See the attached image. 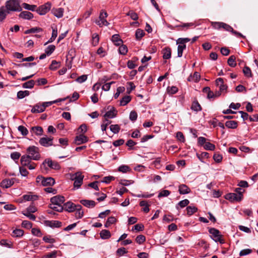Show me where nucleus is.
<instances>
[{
	"label": "nucleus",
	"mask_w": 258,
	"mask_h": 258,
	"mask_svg": "<svg viewBox=\"0 0 258 258\" xmlns=\"http://www.w3.org/2000/svg\"><path fill=\"white\" fill-rule=\"evenodd\" d=\"M6 9L9 11L21 12L22 9L19 0H9L6 3Z\"/></svg>",
	"instance_id": "nucleus-1"
},
{
	"label": "nucleus",
	"mask_w": 258,
	"mask_h": 258,
	"mask_svg": "<svg viewBox=\"0 0 258 258\" xmlns=\"http://www.w3.org/2000/svg\"><path fill=\"white\" fill-rule=\"evenodd\" d=\"M209 232L211 234V238L215 242H219L221 244L225 243V240L223 238V236L221 234L219 230L215 228H210L209 229Z\"/></svg>",
	"instance_id": "nucleus-2"
},
{
	"label": "nucleus",
	"mask_w": 258,
	"mask_h": 258,
	"mask_svg": "<svg viewBox=\"0 0 258 258\" xmlns=\"http://www.w3.org/2000/svg\"><path fill=\"white\" fill-rule=\"evenodd\" d=\"M52 169L58 170L60 168V166L58 164V163L55 161H52L50 159H45L41 166V169L43 172L44 170H47V167L46 165Z\"/></svg>",
	"instance_id": "nucleus-3"
},
{
	"label": "nucleus",
	"mask_w": 258,
	"mask_h": 258,
	"mask_svg": "<svg viewBox=\"0 0 258 258\" xmlns=\"http://www.w3.org/2000/svg\"><path fill=\"white\" fill-rule=\"evenodd\" d=\"M36 182L44 186H52L55 183V180L52 177H44L39 175L36 178Z\"/></svg>",
	"instance_id": "nucleus-4"
},
{
	"label": "nucleus",
	"mask_w": 258,
	"mask_h": 258,
	"mask_svg": "<svg viewBox=\"0 0 258 258\" xmlns=\"http://www.w3.org/2000/svg\"><path fill=\"white\" fill-rule=\"evenodd\" d=\"M84 176L81 172H78L73 174L71 176V179L74 181V187L75 188L78 189L82 185Z\"/></svg>",
	"instance_id": "nucleus-5"
},
{
	"label": "nucleus",
	"mask_w": 258,
	"mask_h": 258,
	"mask_svg": "<svg viewBox=\"0 0 258 258\" xmlns=\"http://www.w3.org/2000/svg\"><path fill=\"white\" fill-rule=\"evenodd\" d=\"M27 153L33 160H38L40 158L39 149L35 146L29 147L27 149Z\"/></svg>",
	"instance_id": "nucleus-6"
},
{
	"label": "nucleus",
	"mask_w": 258,
	"mask_h": 258,
	"mask_svg": "<svg viewBox=\"0 0 258 258\" xmlns=\"http://www.w3.org/2000/svg\"><path fill=\"white\" fill-rule=\"evenodd\" d=\"M108 14L106 12L102 10L99 15V20H96V23L100 27H102L103 25L108 26L109 23L107 21L106 18L107 17Z\"/></svg>",
	"instance_id": "nucleus-7"
},
{
	"label": "nucleus",
	"mask_w": 258,
	"mask_h": 258,
	"mask_svg": "<svg viewBox=\"0 0 258 258\" xmlns=\"http://www.w3.org/2000/svg\"><path fill=\"white\" fill-rule=\"evenodd\" d=\"M51 8V4L49 2L45 3L39 6L36 9V12L40 15H43L46 14Z\"/></svg>",
	"instance_id": "nucleus-8"
},
{
	"label": "nucleus",
	"mask_w": 258,
	"mask_h": 258,
	"mask_svg": "<svg viewBox=\"0 0 258 258\" xmlns=\"http://www.w3.org/2000/svg\"><path fill=\"white\" fill-rule=\"evenodd\" d=\"M53 139L52 137H44L41 138L39 141V143L42 146L48 147L53 145Z\"/></svg>",
	"instance_id": "nucleus-9"
},
{
	"label": "nucleus",
	"mask_w": 258,
	"mask_h": 258,
	"mask_svg": "<svg viewBox=\"0 0 258 258\" xmlns=\"http://www.w3.org/2000/svg\"><path fill=\"white\" fill-rule=\"evenodd\" d=\"M64 201V197L60 195L55 196L50 199L51 203L56 206H62V204Z\"/></svg>",
	"instance_id": "nucleus-10"
},
{
	"label": "nucleus",
	"mask_w": 258,
	"mask_h": 258,
	"mask_svg": "<svg viewBox=\"0 0 258 258\" xmlns=\"http://www.w3.org/2000/svg\"><path fill=\"white\" fill-rule=\"evenodd\" d=\"M242 198L243 195L240 194L239 195H237V194L236 193H229L225 195V199L231 202H239L242 200Z\"/></svg>",
	"instance_id": "nucleus-11"
},
{
	"label": "nucleus",
	"mask_w": 258,
	"mask_h": 258,
	"mask_svg": "<svg viewBox=\"0 0 258 258\" xmlns=\"http://www.w3.org/2000/svg\"><path fill=\"white\" fill-rule=\"evenodd\" d=\"M107 109L109 110L104 115V117L113 118L116 116L117 111L114 107L109 106L107 107Z\"/></svg>",
	"instance_id": "nucleus-12"
},
{
	"label": "nucleus",
	"mask_w": 258,
	"mask_h": 258,
	"mask_svg": "<svg viewBox=\"0 0 258 258\" xmlns=\"http://www.w3.org/2000/svg\"><path fill=\"white\" fill-rule=\"evenodd\" d=\"M88 141V137L85 136L83 134H81L79 136H77L74 140V143L77 145H79L82 144L87 143Z\"/></svg>",
	"instance_id": "nucleus-13"
},
{
	"label": "nucleus",
	"mask_w": 258,
	"mask_h": 258,
	"mask_svg": "<svg viewBox=\"0 0 258 258\" xmlns=\"http://www.w3.org/2000/svg\"><path fill=\"white\" fill-rule=\"evenodd\" d=\"M15 182V179H5L0 183V186L3 188H8L12 186Z\"/></svg>",
	"instance_id": "nucleus-14"
},
{
	"label": "nucleus",
	"mask_w": 258,
	"mask_h": 258,
	"mask_svg": "<svg viewBox=\"0 0 258 258\" xmlns=\"http://www.w3.org/2000/svg\"><path fill=\"white\" fill-rule=\"evenodd\" d=\"M44 224L46 226L51 228H58L61 226L62 223L61 222L56 220H45Z\"/></svg>",
	"instance_id": "nucleus-15"
},
{
	"label": "nucleus",
	"mask_w": 258,
	"mask_h": 258,
	"mask_svg": "<svg viewBox=\"0 0 258 258\" xmlns=\"http://www.w3.org/2000/svg\"><path fill=\"white\" fill-rule=\"evenodd\" d=\"M216 84L219 87L220 92L221 93L226 91L227 89L226 85L224 84L223 79L221 78H219L216 80Z\"/></svg>",
	"instance_id": "nucleus-16"
},
{
	"label": "nucleus",
	"mask_w": 258,
	"mask_h": 258,
	"mask_svg": "<svg viewBox=\"0 0 258 258\" xmlns=\"http://www.w3.org/2000/svg\"><path fill=\"white\" fill-rule=\"evenodd\" d=\"M30 132L36 136H40L43 135V130L40 126H35L31 128Z\"/></svg>",
	"instance_id": "nucleus-17"
},
{
	"label": "nucleus",
	"mask_w": 258,
	"mask_h": 258,
	"mask_svg": "<svg viewBox=\"0 0 258 258\" xmlns=\"http://www.w3.org/2000/svg\"><path fill=\"white\" fill-rule=\"evenodd\" d=\"M162 53L163 59H169L171 56V49L169 47H166L162 49Z\"/></svg>",
	"instance_id": "nucleus-18"
},
{
	"label": "nucleus",
	"mask_w": 258,
	"mask_h": 258,
	"mask_svg": "<svg viewBox=\"0 0 258 258\" xmlns=\"http://www.w3.org/2000/svg\"><path fill=\"white\" fill-rule=\"evenodd\" d=\"M63 207L66 211L71 213L75 211V204L71 202H68L64 204Z\"/></svg>",
	"instance_id": "nucleus-19"
},
{
	"label": "nucleus",
	"mask_w": 258,
	"mask_h": 258,
	"mask_svg": "<svg viewBox=\"0 0 258 258\" xmlns=\"http://www.w3.org/2000/svg\"><path fill=\"white\" fill-rule=\"evenodd\" d=\"M19 18L25 20H31L33 18V14L28 11H22L19 15Z\"/></svg>",
	"instance_id": "nucleus-20"
},
{
	"label": "nucleus",
	"mask_w": 258,
	"mask_h": 258,
	"mask_svg": "<svg viewBox=\"0 0 258 258\" xmlns=\"http://www.w3.org/2000/svg\"><path fill=\"white\" fill-rule=\"evenodd\" d=\"M80 203L84 206L89 208H93L96 205L95 201L92 200H81Z\"/></svg>",
	"instance_id": "nucleus-21"
},
{
	"label": "nucleus",
	"mask_w": 258,
	"mask_h": 258,
	"mask_svg": "<svg viewBox=\"0 0 258 258\" xmlns=\"http://www.w3.org/2000/svg\"><path fill=\"white\" fill-rule=\"evenodd\" d=\"M45 110L44 105L36 104L31 109V112L34 113H41Z\"/></svg>",
	"instance_id": "nucleus-22"
},
{
	"label": "nucleus",
	"mask_w": 258,
	"mask_h": 258,
	"mask_svg": "<svg viewBox=\"0 0 258 258\" xmlns=\"http://www.w3.org/2000/svg\"><path fill=\"white\" fill-rule=\"evenodd\" d=\"M178 191L180 194L184 195L189 193L190 189L186 185L182 184L179 186Z\"/></svg>",
	"instance_id": "nucleus-23"
},
{
	"label": "nucleus",
	"mask_w": 258,
	"mask_h": 258,
	"mask_svg": "<svg viewBox=\"0 0 258 258\" xmlns=\"http://www.w3.org/2000/svg\"><path fill=\"white\" fill-rule=\"evenodd\" d=\"M32 159L30 155H23L21 158V164L23 166H26L27 165L30 163Z\"/></svg>",
	"instance_id": "nucleus-24"
},
{
	"label": "nucleus",
	"mask_w": 258,
	"mask_h": 258,
	"mask_svg": "<svg viewBox=\"0 0 258 258\" xmlns=\"http://www.w3.org/2000/svg\"><path fill=\"white\" fill-rule=\"evenodd\" d=\"M63 9L59 8L57 9H53L52 10V13L57 18H60L63 16Z\"/></svg>",
	"instance_id": "nucleus-25"
},
{
	"label": "nucleus",
	"mask_w": 258,
	"mask_h": 258,
	"mask_svg": "<svg viewBox=\"0 0 258 258\" xmlns=\"http://www.w3.org/2000/svg\"><path fill=\"white\" fill-rule=\"evenodd\" d=\"M9 13V12L5 7L2 6L0 7V22H2L6 19L7 14Z\"/></svg>",
	"instance_id": "nucleus-26"
},
{
	"label": "nucleus",
	"mask_w": 258,
	"mask_h": 258,
	"mask_svg": "<svg viewBox=\"0 0 258 258\" xmlns=\"http://www.w3.org/2000/svg\"><path fill=\"white\" fill-rule=\"evenodd\" d=\"M111 40L114 43V45L116 46H119L123 43L122 40L120 38L118 34H114L112 36Z\"/></svg>",
	"instance_id": "nucleus-27"
},
{
	"label": "nucleus",
	"mask_w": 258,
	"mask_h": 258,
	"mask_svg": "<svg viewBox=\"0 0 258 258\" xmlns=\"http://www.w3.org/2000/svg\"><path fill=\"white\" fill-rule=\"evenodd\" d=\"M200 77H201V76H200V74L198 72H196L194 73V74L192 76L190 75L188 78L187 80H188V81H189V82L193 81L194 82H198L200 81Z\"/></svg>",
	"instance_id": "nucleus-28"
},
{
	"label": "nucleus",
	"mask_w": 258,
	"mask_h": 258,
	"mask_svg": "<svg viewBox=\"0 0 258 258\" xmlns=\"http://www.w3.org/2000/svg\"><path fill=\"white\" fill-rule=\"evenodd\" d=\"M100 236L103 239H108L111 237V235L109 230L104 229L100 232Z\"/></svg>",
	"instance_id": "nucleus-29"
},
{
	"label": "nucleus",
	"mask_w": 258,
	"mask_h": 258,
	"mask_svg": "<svg viewBox=\"0 0 258 258\" xmlns=\"http://www.w3.org/2000/svg\"><path fill=\"white\" fill-rule=\"evenodd\" d=\"M69 98V96H68L66 98H59V99H58L57 100H54V101H52L46 102L43 103L42 104V105H44L45 109L47 107H48L49 105H52V104H53L54 103H57V102H59L64 101L67 98Z\"/></svg>",
	"instance_id": "nucleus-30"
},
{
	"label": "nucleus",
	"mask_w": 258,
	"mask_h": 258,
	"mask_svg": "<svg viewBox=\"0 0 258 258\" xmlns=\"http://www.w3.org/2000/svg\"><path fill=\"white\" fill-rule=\"evenodd\" d=\"M23 198L26 201H34L38 199V196L35 195H25Z\"/></svg>",
	"instance_id": "nucleus-31"
},
{
	"label": "nucleus",
	"mask_w": 258,
	"mask_h": 258,
	"mask_svg": "<svg viewBox=\"0 0 258 258\" xmlns=\"http://www.w3.org/2000/svg\"><path fill=\"white\" fill-rule=\"evenodd\" d=\"M225 126L227 128L234 129L237 127V122L234 120L227 121L225 122Z\"/></svg>",
	"instance_id": "nucleus-32"
},
{
	"label": "nucleus",
	"mask_w": 258,
	"mask_h": 258,
	"mask_svg": "<svg viewBox=\"0 0 258 258\" xmlns=\"http://www.w3.org/2000/svg\"><path fill=\"white\" fill-rule=\"evenodd\" d=\"M30 94V92L27 90L25 91H19L17 93V97L19 99H21L24 98V97L29 96Z\"/></svg>",
	"instance_id": "nucleus-33"
},
{
	"label": "nucleus",
	"mask_w": 258,
	"mask_h": 258,
	"mask_svg": "<svg viewBox=\"0 0 258 258\" xmlns=\"http://www.w3.org/2000/svg\"><path fill=\"white\" fill-rule=\"evenodd\" d=\"M23 7L27 10L31 11L32 12L36 11L37 6L34 5H29L27 3H24L22 4Z\"/></svg>",
	"instance_id": "nucleus-34"
},
{
	"label": "nucleus",
	"mask_w": 258,
	"mask_h": 258,
	"mask_svg": "<svg viewBox=\"0 0 258 258\" xmlns=\"http://www.w3.org/2000/svg\"><path fill=\"white\" fill-rule=\"evenodd\" d=\"M57 36V30L56 28H52V35L51 38L46 42L44 45H46L49 43L52 42Z\"/></svg>",
	"instance_id": "nucleus-35"
},
{
	"label": "nucleus",
	"mask_w": 258,
	"mask_h": 258,
	"mask_svg": "<svg viewBox=\"0 0 258 258\" xmlns=\"http://www.w3.org/2000/svg\"><path fill=\"white\" fill-rule=\"evenodd\" d=\"M139 205L141 207H143V211L145 213H148L149 212V205L148 204L146 201H142L140 202Z\"/></svg>",
	"instance_id": "nucleus-36"
},
{
	"label": "nucleus",
	"mask_w": 258,
	"mask_h": 258,
	"mask_svg": "<svg viewBox=\"0 0 258 258\" xmlns=\"http://www.w3.org/2000/svg\"><path fill=\"white\" fill-rule=\"evenodd\" d=\"M242 71L245 77L247 78H251L252 77L251 71L248 67L245 66L243 68Z\"/></svg>",
	"instance_id": "nucleus-37"
},
{
	"label": "nucleus",
	"mask_w": 258,
	"mask_h": 258,
	"mask_svg": "<svg viewBox=\"0 0 258 258\" xmlns=\"http://www.w3.org/2000/svg\"><path fill=\"white\" fill-rule=\"evenodd\" d=\"M35 85V81L33 80L28 81L22 84V87L24 88L32 89L34 87Z\"/></svg>",
	"instance_id": "nucleus-38"
},
{
	"label": "nucleus",
	"mask_w": 258,
	"mask_h": 258,
	"mask_svg": "<svg viewBox=\"0 0 258 258\" xmlns=\"http://www.w3.org/2000/svg\"><path fill=\"white\" fill-rule=\"evenodd\" d=\"M191 109L196 111H199L202 110V107L198 101L196 100L192 102Z\"/></svg>",
	"instance_id": "nucleus-39"
},
{
	"label": "nucleus",
	"mask_w": 258,
	"mask_h": 258,
	"mask_svg": "<svg viewBox=\"0 0 258 258\" xmlns=\"http://www.w3.org/2000/svg\"><path fill=\"white\" fill-rule=\"evenodd\" d=\"M131 101V97L130 96H125L120 101V106H125Z\"/></svg>",
	"instance_id": "nucleus-40"
},
{
	"label": "nucleus",
	"mask_w": 258,
	"mask_h": 258,
	"mask_svg": "<svg viewBox=\"0 0 258 258\" xmlns=\"http://www.w3.org/2000/svg\"><path fill=\"white\" fill-rule=\"evenodd\" d=\"M99 41V35L95 33H93L92 35V44L93 46H96Z\"/></svg>",
	"instance_id": "nucleus-41"
},
{
	"label": "nucleus",
	"mask_w": 258,
	"mask_h": 258,
	"mask_svg": "<svg viewBox=\"0 0 258 258\" xmlns=\"http://www.w3.org/2000/svg\"><path fill=\"white\" fill-rule=\"evenodd\" d=\"M177 47V56L181 57L182 56L183 51L186 48L185 44H178Z\"/></svg>",
	"instance_id": "nucleus-42"
},
{
	"label": "nucleus",
	"mask_w": 258,
	"mask_h": 258,
	"mask_svg": "<svg viewBox=\"0 0 258 258\" xmlns=\"http://www.w3.org/2000/svg\"><path fill=\"white\" fill-rule=\"evenodd\" d=\"M186 211H187V214L188 216H191L196 212H197L198 209L197 207L195 206H187L186 208Z\"/></svg>",
	"instance_id": "nucleus-43"
},
{
	"label": "nucleus",
	"mask_w": 258,
	"mask_h": 258,
	"mask_svg": "<svg viewBox=\"0 0 258 258\" xmlns=\"http://www.w3.org/2000/svg\"><path fill=\"white\" fill-rule=\"evenodd\" d=\"M138 60L137 57H134L133 60H129L127 62V66L130 69H133L136 67L135 61Z\"/></svg>",
	"instance_id": "nucleus-44"
},
{
	"label": "nucleus",
	"mask_w": 258,
	"mask_h": 258,
	"mask_svg": "<svg viewBox=\"0 0 258 258\" xmlns=\"http://www.w3.org/2000/svg\"><path fill=\"white\" fill-rule=\"evenodd\" d=\"M42 31V29L39 27H33L25 31V34L39 33Z\"/></svg>",
	"instance_id": "nucleus-45"
},
{
	"label": "nucleus",
	"mask_w": 258,
	"mask_h": 258,
	"mask_svg": "<svg viewBox=\"0 0 258 258\" xmlns=\"http://www.w3.org/2000/svg\"><path fill=\"white\" fill-rule=\"evenodd\" d=\"M118 51L120 54H122L123 55H125L128 51V49H127V46L125 45L122 44V43L120 45H119V47L118 48Z\"/></svg>",
	"instance_id": "nucleus-46"
},
{
	"label": "nucleus",
	"mask_w": 258,
	"mask_h": 258,
	"mask_svg": "<svg viewBox=\"0 0 258 258\" xmlns=\"http://www.w3.org/2000/svg\"><path fill=\"white\" fill-rule=\"evenodd\" d=\"M236 57L234 55H231L228 59L227 63L231 67H235L236 65Z\"/></svg>",
	"instance_id": "nucleus-47"
},
{
	"label": "nucleus",
	"mask_w": 258,
	"mask_h": 258,
	"mask_svg": "<svg viewBox=\"0 0 258 258\" xmlns=\"http://www.w3.org/2000/svg\"><path fill=\"white\" fill-rule=\"evenodd\" d=\"M116 221V220L114 217L111 216L109 217L104 224L105 227H109L111 224L115 223Z\"/></svg>",
	"instance_id": "nucleus-48"
},
{
	"label": "nucleus",
	"mask_w": 258,
	"mask_h": 258,
	"mask_svg": "<svg viewBox=\"0 0 258 258\" xmlns=\"http://www.w3.org/2000/svg\"><path fill=\"white\" fill-rule=\"evenodd\" d=\"M13 236L15 237H20L24 235V231L20 229H16L13 231Z\"/></svg>",
	"instance_id": "nucleus-49"
},
{
	"label": "nucleus",
	"mask_w": 258,
	"mask_h": 258,
	"mask_svg": "<svg viewBox=\"0 0 258 258\" xmlns=\"http://www.w3.org/2000/svg\"><path fill=\"white\" fill-rule=\"evenodd\" d=\"M49 207L52 210L58 212H61L63 210V206L53 205V204L51 203L49 204Z\"/></svg>",
	"instance_id": "nucleus-50"
},
{
	"label": "nucleus",
	"mask_w": 258,
	"mask_h": 258,
	"mask_svg": "<svg viewBox=\"0 0 258 258\" xmlns=\"http://www.w3.org/2000/svg\"><path fill=\"white\" fill-rule=\"evenodd\" d=\"M55 49V46L54 45H50L48 46L45 49V53L48 55H51Z\"/></svg>",
	"instance_id": "nucleus-51"
},
{
	"label": "nucleus",
	"mask_w": 258,
	"mask_h": 258,
	"mask_svg": "<svg viewBox=\"0 0 258 258\" xmlns=\"http://www.w3.org/2000/svg\"><path fill=\"white\" fill-rule=\"evenodd\" d=\"M189 203V201L187 199L182 200L178 203V205L176 207V209H178V206H179L181 208H183L187 206Z\"/></svg>",
	"instance_id": "nucleus-52"
},
{
	"label": "nucleus",
	"mask_w": 258,
	"mask_h": 258,
	"mask_svg": "<svg viewBox=\"0 0 258 258\" xmlns=\"http://www.w3.org/2000/svg\"><path fill=\"white\" fill-rule=\"evenodd\" d=\"M204 148L206 150L214 151L215 149V146L210 142H206L204 146Z\"/></svg>",
	"instance_id": "nucleus-53"
},
{
	"label": "nucleus",
	"mask_w": 258,
	"mask_h": 258,
	"mask_svg": "<svg viewBox=\"0 0 258 258\" xmlns=\"http://www.w3.org/2000/svg\"><path fill=\"white\" fill-rule=\"evenodd\" d=\"M120 126L118 124H112L110 126V131L114 134L118 133L120 131Z\"/></svg>",
	"instance_id": "nucleus-54"
},
{
	"label": "nucleus",
	"mask_w": 258,
	"mask_h": 258,
	"mask_svg": "<svg viewBox=\"0 0 258 258\" xmlns=\"http://www.w3.org/2000/svg\"><path fill=\"white\" fill-rule=\"evenodd\" d=\"M145 35V32L143 30L140 29H138L136 32V37L137 39L140 40Z\"/></svg>",
	"instance_id": "nucleus-55"
},
{
	"label": "nucleus",
	"mask_w": 258,
	"mask_h": 258,
	"mask_svg": "<svg viewBox=\"0 0 258 258\" xmlns=\"http://www.w3.org/2000/svg\"><path fill=\"white\" fill-rule=\"evenodd\" d=\"M118 171L122 173H126L127 172L130 171L131 169L129 166L122 165L118 167Z\"/></svg>",
	"instance_id": "nucleus-56"
},
{
	"label": "nucleus",
	"mask_w": 258,
	"mask_h": 258,
	"mask_svg": "<svg viewBox=\"0 0 258 258\" xmlns=\"http://www.w3.org/2000/svg\"><path fill=\"white\" fill-rule=\"evenodd\" d=\"M18 131L21 133L23 136H26L28 134V131L26 127L23 125L18 126Z\"/></svg>",
	"instance_id": "nucleus-57"
},
{
	"label": "nucleus",
	"mask_w": 258,
	"mask_h": 258,
	"mask_svg": "<svg viewBox=\"0 0 258 258\" xmlns=\"http://www.w3.org/2000/svg\"><path fill=\"white\" fill-rule=\"evenodd\" d=\"M134 183V181L132 180H126V179H120L119 181V183L123 186H128Z\"/></svg>",
	"instance_id": "nucleus-58"
},
{
	"label": "nucleus",
	"mask_w": 258,
	"mask_h": 258,
	"mask_svg": "<svg viewBox=\"0 0 258 258\" xmlns=\"http://www.w3.org/2000/svg\"><path fill=\"white\" fill-rule=\"evenodd\" d=\"M223 159L222 155L220 154L216 153L213 155V159L217 163H220Z\"/></svg>",
	"instance_id": "nucleus-59"
},
{
	"label": "nucleus",
	"mask_w": 258,
	"mask_h": 258,
	"mask_svg": "<svg viewBox=\"0 0 258 258\" xmlns=\"http://www.w3.org/2000/svg\"><path fill=\"white\" fill-rule=\"evenodd\" d=\"M145 240L146 237L143 235H139L136 238V242L139 244H142Z\"/></svg>",
	"instance_id": "nucleus-60"
},
{
	"label": "nucleus",
	"mask_w": 258,
	"mask_h": 258,
	"mask_svg": "<svg viewBox=\"0 0 258 258\" xmlns=\"http://www.w3.org/2000/svg\"><path fill=\"white\" fill-rule=\"evenodd\" d=\"M167 91L169 94H174L178 91V88L176 86L168 87Z\"/></svg>",
	"instance_id": "nucleus-61"
},
{
	"label": "nucleus",
	"mask_w": 258,
	"mask_h": 258,
	"mask_svg": "<svg viewBox=\"0 0 258 258\" xmlns=\"http://www.w3.org/2000/svg\"><path fill=\"white\" fill-rule=\"evenodd\" d=\"M59 67L58 62L56 60H52L49 66V69L51 70H55Z\"/></svg>",
	"instance_id": "nucleus-62"
},
{
	"label": "nucleus",
	"mask_w": 258,
	"mask_h": 258,
	"mask_svg": "<svg viewBox=\"0 0 258 258\" xmlns=\"http://www.w3.org/2000/svg\"><path fill=\"white\" fill-rule=\"evenodd\" d=\"M138 117L137 113L135 111H132L130 113V119L132 121L137 120Z\"/></svg>",
	"instance_id": "nucleus-63"
},
{
	"label": "nucleus",
	"mask_w": 258,
	"mask_h": 258,
	"mask_svg": "<svg viewBox=\"0 0 258 258\" xmlns=\"http://www.w3.org/2000/svg\"><path fill=\"white\" fill-rule=\"evenodd\" d=\"M57 255V251L54 250L51 252L48 253L44 256V258H55Z\"/></svg>",
	"instance_id": "nucleus-64"
}]
</instances>
